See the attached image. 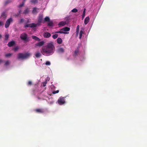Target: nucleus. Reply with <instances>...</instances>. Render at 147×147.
Segmentation results:
<instances>
[{"instance_id":"1","label":"nucleus","mask_w":147,"mask_h":147,"mask_svg":"<svg viewBox=\"0 0 147 147\" xmlns=\"http://www.w3.org/2000/svg\"><path fill=\"white\" fill-rule=\"evenodd\" d=\"M55 47L53 42L49 43L45 46L43 47L41 50V53L45 56L52 55L54 52Z\"/></svg>"},{"instance_id":"2","label":"nucleus","mask_w":147,"mask_h":147,"mask_svg":"<svg viewBox=\"0 0 147 147\" xmlns=\"http://www.w3.org/2000/svg\"><path fill=\"white\" fill-rule=\"evenodd\" d=\"M30 55V54L28 53H19L18 54V58L19 59H24L28 58Z\"/></svg>"},{"instance_id":"3","label":"nucleus","mask_w":147,"mask_h":147,"mask_svg":"<svg viewBox=\"0 0 147 147\" xmlns=\"http://www.w3.org/2000/svg\"><path fill=\"white\" fill-rule=\"evenodd\" d=\"M65 98L64 97H60L58 100V103L60 105H62L65 103Z\"/></svg>"},{"instance_id":"4","label":"nucleus","mask_w":147,"mask_h":147,"mask_svg":"<svg viewBox=\"0 0 147 147\" xmlns=\"http://www.w3.org/2000/svg\"><path fill=\"white\" fill-rule=\"evenodd\" d=\"M20 38L25 41H26L27 40L28 35L26 34L25 33H23L21 34L20 36Z\"/></svg>"},{"instance_id":"5","label":"nucleus","mask_w":147,"mask_h":147,"mask_svg":"<svg viewBox=\"0 0 147 147\" xmlns=\"http://www.w3.org/2000/svg\"><path fill=\"white\" fill-rule=\"evenodd\" d=\"M13 21V19L12 18H10L9 19H8L7 21H6L5 25V27L7 28H8L11 22Z\"/></svg>"},{"instance_id":"6","label":"nucleus","mask_w":147,"mask_h":147,"mask_svg":"<svg viewBox=\"0 0 147 147\" xmlns=\"http://www.w3.org/2000/svg\"><path fill=\"white\" fill-rule=\"evenodd\" d=\"M35 111L38 113H43L44 112V110L42 109H37L35 110Z\"/></svg>"},{"instance_id":"7","label":"nucleus","mask_w":147,"mask_h":147,"mask_svg":"<svg viewBox=\"0 0 147 147\" xmlns=\"http://www.w3.org/2000/svg\"><path fill=\"white\" fill-rule=\"evenodd\" d=\"M43 36L45 38H49L51 36V34L48 32H45L43 34Z\"/></svg>"},{"instance_id":"8","label":"nucleus","mask_w":147,"mask_h":147,"mask_svg":"<svg viewBox=\"0 0 147 147\" xmlns=\"http://www.w3.org/2000/svg\"><path fill=\"white\" fill-rule=\"evenodd\" d=\"M45 43V42L43 41L40 42H39L35 44V46L36 47L39 46L40 47L43 45Z\"/></svg>"},{"instance_id":"9","label":"nucleus","mask_w":147,"mask_h":147,"mask_svg":"<svg viewBox=\"0 0 147 147\" xmlns=\"http://www.w3.org/2000/svg\"><path fill=\"white\" fill-rule=\"evenodd\" d=\"M63 30H61V29L59 31H57L55 32L56 33H63L64 34H67L69 33L68 32H65Z\"/></svg>"},{"instance_id":"10","label":"nucleus","mask_w":147,"mask_h":147,"mask_svg":"<svg viewBox=\"0 0 147 147\" xmlns=\"http://www.w3.org/2000/svg\"><path fill=\"white\" fill-rule=\"evenodd\" d=\"M43 17V16L42 15L40 14L38 16V21L42 22V21Z\"/></svg>"},{"instance_id":"11","label":"nucleus","mask_w":147,"mask_h":147,"mask_svg":"<svg viewBox=\"0 0 147 147\" xmlns=\"http://www.w3.org/2000/svg\"><path fill=\"white\" fill-rule=\"evenodd\" d=\"M57 52L59 53H63L64 52V49L62 48H60L57 49Z\"/></svg>"},{"instance_id":"12","label":"nucleus","mask_w":147,"mask_h":147,"mask_svg":"<svg viewBox=\"0 0 147 147\" xmlns=\"http://www.w3.org/2000/svg\"><path fill=\"white\" fill-rule=\"evenodd\" d=\"M15 42L14 41H12L11 42H9L7 45L9 47H11L13 46L14 45H15Z\"/></svg>"},{"instance_id":"13","label":"nucleus","mask_w":147,"mask_h":147,"mask_svg":"<svg viewBox=\"0 0 147 147\" xmlns=\"http://www.w3.org/2000/svg\"><path fill=\"white\" fill-rule=\"evenodd\" d=\"M90 18L89 17H87L84 20V23L85 25L87 24L89 21Z\"/></svg>"},{"instance_id":"14","label":"nucleus","mask_w":147,"mask_h":147,"mask_svg":"<svg viewBox=\"0 0 147 147\" xmlns=\"http://www.w3.org/2000/svg\"><path fill=\"white\" fill-rule=\"evenodd\" d=\"M66 24V22L64 21H61L60 22L59 24V26H64L65 24Z\"/></svg>"},{"instance_id":"15","label":"nucleus","mask_w":147,"mask_h":147,"mask_svg":"<svg viewBox=\"0 0 147 147\" xmlns=\"http://www.w3.org/2000/svg\"><path fill=\"white\" fill-rule=\"evenodd\" d=\"M70 30V28L67 27H65L61 29V30H63L64 31H68Z\"/></svg>"},{"instance_id":"16","label":"nucleus","mask_w":147,"mask_h":147,"mask_svg":"<svg viewBox=\"0 0 147 147\" xmlns=\"http://www.w3.org/2000/svg\"><path fill=\"white\" fill-rule=\"evenodd\" d=\"M79 52V50L78 49H77L74 52V56H77Z\"/></svg>"},{"instance_id":"17","label":"nucleus","mask_w":147,"mask_h":147,"mask_svg":"<svg viewBox=\"0 0 147 147\" xmlns=\"http://www.w3.org/2000/svg\"><path fill=\"white\" fill-rule=\"evenodd\" d=\"M37 8L36 7H34L33 8V9L32 11V13L33 14H37L38 13L37 11Z\"/></svg>"},{"instance_id":"18","label":"nucleus","mask_w":147,"mask_h":147,"mask_svg":"<svg viewBox=\"0 0 147 147\" xmlns=\"http://www.w3.org/2000/svg\"><path fill=\"white\" fill-rule=\"evenodd\" d=\"M32 37L33 39L36 40H38V41H40V39L38 37L36 36H32Z\"/></svg>"},{"instance_id":"19","label":"nucleus","mask_w":147,"mask_h":147,"mask_svg":"<svg viewBox=\"0 0 147 147\" xmlns=\"http://www.w3.org/2000/svg\"><path fill=\"white\" fill-rule=\"evenodd\" d=\"M57 42L59 44H61L62 42V39L60 38H59L57 39Z\"/></svg>"},{"instance_id":"20","label":"nucleus","mask_w":147,"mask_h":147,"mask_svg":"<svg viewBox=\"0 0 147 147\" xmlns=\"http://www.w3.org/2000/svg\"><path fill=\"white\" fill-rule=\"evenodd\" d=\"M41 55V54L39 52H37L35 54V56L36 57L38 58Z\"/></svg>"},{"instance_id":"21","label":"nucleus","mask_w":147,"mask_h":147,"mask_svg":"<svg viewBox=\"0 0 147 147\" xmlns=\"http://www.w3.org/2000/svg\"><path fill=\"white\" fill-rule=\"evenodd\" d=\"M30 2L32 3L35 4L37 3L38 1L37 0H30Z\"/></svg>"},{"instance_id":"22","label":"nucleus","mask_w":147,"mask_h":147,"mask_svg":"<svg viewBox=\"0 0 147 147\" xmlns=\"http://www.w3.org/2000/svg\"><path fill=\"white\" fill-rule=\"evenodd\" d=\"M48 23V25L50 26H53V23L52 21H49Z\"/></svg>"},{"instance_id":"23","label":"nucleus","mask_w":147,"mask_h":147,"mask_svg":"<svg viewBox=\"0 0 147 147\" xmlns=\"http://www.w3.org/2000/svg\"><path fill=\"white\" fill-rule=\"evenodd\" d=\"M79 27H80V26L79 25H78L77 27L76 32V34H77V35H78V33H79Z\"/></svg>"},{"instance_id":"24","label":"nucleus","mask_w":147,"mask_h":147,"mask_svg":"<svg viewBox=\"0 0 147 147\" xmlns=\"http://www.w3.org/2000/svg\"><path fill=\"white\" fill-rule=\"evenodd\" d=\"M45 22H49L50 21V18L48 17H46L45 18Z\"/></svg>"},{"instance_id":"25","label":"nucleus","mask_w":147,"mask_h":147,"mask_svg":"<svg viewBox=\"0 0 147 147\" xmlns=\"http://www.w3.org/2000/svg\"><path fill=\"white\" fill-rule=\"evenodd\" d=\"M85 11H86V9H84V11L83 12V14L82 15V19H83L84 18V17L85 16Z\"/></svg>"},{"instance_id":"26","label":"nucleus","mask_w":147,"mask_h":147,"mask_svg":"<svg viewBox=\"0 0 147 147\" xmlns=\"http://www.w3.org/2000/svg\"><path fill=\"white\" fill-rule=\"evenodd\" d=\"M36 27V24L32 23L30 24V28H34Z\"/></svg>"},{"instance_id":"27","label":"nucleus","mask_w":147,"mask_h":147,"mask_svg":"<svg viewBox=\"0 0 147 147\" xmlns=\"http://www.w3.org/2000/svg\"><path fill=\"white\" fill-rule=\"evenodd\" d=\"M1 17H3V18H5L6 17V15L5 13L3 12L2 13L1 16Z\"/></svg>"},{"instance_id":"28","label":"nucleus","mask_w":147,"mask_h":147,"mask_svg":"<svg viewBox=\"0 0 147 147\" xmlns=\"http://www.w3.org/2000/svg\"><path fill=\"white\" fill-rule=\"evenodd\" d=\"M29 11V10L28 9H26L24 10L23 13L25 14L28 13Z\"/></svg>"},{"instance_id":"29","label":"nucleus","mask_w":147,"mask_h":147,"mask_svg":"<svg viewBox=\"0 0 147 147\" xmlns=\"http://www.w3.org/2000/svg\"><path fill=\"white\" fill-rule=\"evenodd\" d=\"M58 36V35L57 34H56L55 35H53L52 36V37L53 38L55 39L57 38Z\"/></svg>"},{"instance_id":"30","label":"nucleus","mask_w":147,"mask_h":147,"mask_svg":"<svg viewBox=\"0 0 147 147\" xmlns=\"http://www.w3.org/2000/svg\"><path fill=\"white\" fill-rule=\"evenodd\" d=\"M42 22H39L38 21V22L36 24V27L37 26H40L41 25V23Z\"/></svg>"},{"instance_id":"31","label":"nucleus","mask_w":147,"mask_h":147,"mask_svg":"<svg viewBox=\"0 0 147 147\" xmlns=\"http://www.w3.org/2000/svg\"><path fill=\"white\" fill-rule=\"evenodd\" d=\"M71 11L73 12L76 13L78 11V10L76 8H74L71 10Z\"/></svg>"},{"instance_id":"32","label":"nucleus","mask_w":147,"mask_h":147,"mask_svg":"<svg viewBox=\"0 0 147 147\" xmlns=\"http://www.w3.org/2000/svg\"><path fill=\"white\" fill-rule=\"evenodd\" d=\"M9 38V35L8 34H6L5 36V40H7Z\"/></svg>"},{"instance_id":"33","label":"nucleus","mask_w":147,"mask_h":147,"mask_svg":"<svg viewBox=\"0 0 147 147\" xmlns=\"http://www.w3.org/2000/svg\"><path fill=\"white\" fill-rule=\"evenodd\" d=\"M24 27L25 28L30 27V24H26L24 25Z\"/></svg>"},{"instance_id":"34","label":"nucleus","mask_w":147,"mask_h":147,"mask_svg":"<svg viewBox=\"0 0 147 147\" xmlns=\"http://www.w3.org/2000/svg\"><path fill=\"white\" fill-rule=\"evenodd\" d=\"M47 83V80H46L43 83V86L44 87L45 86Z\"/></svg>"},{"instance_id":"35","label":"nucleus","mask_w":147,"mask_h":147,"mask_svg":"<svg viewBox=\"0 0 147 147\" xmlns=\"http://www.w3.org/2000/svg\"><path fill=\"white\" fill-rule=\"evenodd\" d=\"M9 64V61H6L5 63V65L7 66Z\"/></svg>"},{"instance_id":"36","label":"nucleus","mask_w":147,"mask_h":147,"mask_svg":"<svg viewBox=\"0 0 147 147\" xmlns=\"http://www.w3.org/2000/svg\"><path fill=\"white\" fill-rule=\"evenodd\" d=\"M27 84L28 86H31L32 84V82L31 81H29L28 83Z\"/></svg>"},{"instance_id":"37","label":"nucleus","mask_w":147,"mask_h":147,"mask_svg":"<svg viewBox=\"0 0 147 147\" xmlns=\"http://www.w3.org/2000/svg\"><path fill=\"white\" fill-rule=\"evenodd\" d=\"M12 54L11 53L7 54L5 55V56L6 57H9Z\"/></svg>"},{"instance_id":"38","label":"nucleus","mask_w":147,"mask_h":147,"mask_svg":"<svg viewBox=\"0 0 147 147\" xmlns=\"http://www.w3.org/2000/svg\"><path fill=\"white\" fill-rule=\"evenodd\" d=\"M11 2V1L10 0H7L5 2V4L7 5Z\"/></svg>"},{"instance_id":"39","label":"nucleus","mask_w":147,"mask_h":147,"mask_svg":"<svg viewBox=\"0 0 147 147\" xmlns=\"http://www.w3.org/2000/svg\"><path fill=\"white\" fill-rule=\"evenodd\" d=\"M59 90H57L56 91H53L52 93L53 94H55L58 93L59 92Z\"/></svg>"},{"instance_id":"40","label":"nucleus","mask_w":147,"mask_h":147,"mask_svg":"<svg viewBox=\"0 0 147 147\" xmlns=\"http://www.w3.org/2000/svg\"><path fill=\"white\" fill-rule=\"evenodd\" d=\"M45 64L47 65H49L51 64L50 62L49 61H47L46 62Z\"/></svg>"},{"instance_id":"41","label":"nucleus","mask_w":147,"mask_h":147,"mask_svg":"<svg viewBox=\"0 0 147 147\" xmlns=\"http://www.w3.org/2000/svg\"><path fill=\"white\" fill-rule=\"evenodd\" d=\"M24 21V20L23 18H22L20 20V23H22Z\"/></svg>"},{"instance_id":"42","label":"nucleus","mask_w":147,"mask_h":147,"mask_svg":"<svg viewBox=\"0 0 147 147\" xmlns=\"http://www.w3.org/2000/svg\"><path fill=\"white\" fill-rule=\"evenodd\" d=\"M24 2H22V4H20L19 5V7H22V6H23L24 5Z\"/></svg>"},{"instance_id":"43","label":"nucleus","mask_w":147,"mask_h":147,"mask_svg":"<svg viewBox=\"0 0 147 147\" xmlns=\"http://www.w3.org/2000/svg\"><path fill=\"white\" fill-rule=\"evenodd\" d=\"M18 49V47H16L14 49V50L15 51H16Z\"/></svg>"},{"instance_id":"44","label":"nucleus","mask_w":147,"mask_h":147,"mask_svg":"<svg viewBox=\"0 0 147 147\" xmlns=\"http://www.w3.org/2000/svg\"><path fill=\"white\" fill-rule=\"evenodd\" d=\"M83 33V31L82 30H81L80 31L79 34L82 35Z\"/></svg>"},{"instance_id":"45","label":"nucleus","mask_w":147,"mask_h":147,"mask_svg":"<svg viewBox=\"0 0 147 147\" xmlns=\"http://www.w3.org/2000/svg\"><path fill=\"white\" fill-rule=\"evenodd\" d=\"M3 25V22L1 21L0 22V26H1Z\"/></svg>"},{"instance_id":"46","label":"nucleus","mask_w":147,"mask_h":147,"mask_svg":"<svg viewBox=\"0 0 147 147\" xmlns=\"http://www.w3.org/2000/svg\"><path fill=\"white\" fill-rule=\"evenodd\" d=\"M3 62V60L1 59H0V64Z\"/></svg>"},{"instance_id":"47","label":"nucleus","mask_w":147,"mask_h":147,"mask_svg":"<svg viewBox=\"0 0 147 147\" xmlns=\"http://www.w3.org/2000/svg\"><path fill=\"white\" fill-rule=\"evenodd\" d=\"M79 35H80V39L81 38V37H82V35L79 34Z\"/></svg>"},{"instance_id":"48","label":"nucleus","mask_w":147,"mask_h":147,"mask_svg":"<svg viewBox=\"0 0 147 147\" xmlns=\"http://www.w3.org/2000/svg\"><path fill=\"white\" fill-rule=\"evenodd\" d=\"M26 0H23V1L22 2H24V3L26 1Z\"/></svg>"},{"instance_id":"49","label":"nucleus","mask_w":147,"mask_h":147,"mask_svg":"<svg viewBox=\"0 0 147 147\" xmlns=\"http://www.w3.org/2000/svg\"><path fill=\"white\" fill-rule=\"evenodd\" d=\"M1 35L0 34V38H1Z\"/></svg>"}]
</instances>
